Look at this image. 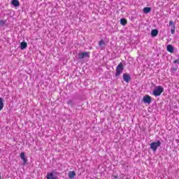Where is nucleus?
<instances>
[{
    "label": "nucleus",
    "instance_id": "1",
    "mask_svg": "<svg viewBox=\"0 0 179 179\" xmlns=\"http://www.w3.org/2000/svg\"><path fill=\"white\" fill-rule=\"evenodd\" d=\"M123 71H124V64L122 63H120L116 67V72L115 73V78H120Z\"/></svg>",
    "mask_w": 179,
    "mask_h": 179
},
{
    "label": "nucleus",
    "instance_id": "2",
    "mask_svg": "<svg viewBox=\"0 0 179 179\" xmlns=\"http://www.w3.org/2000/svg\"><path fill=\"white\" fill-rule=\"evenodd\" d=\"M163 92H164V88H163L162 86H158L154 90L152 94L153 96H155V97H157L160 96Z\"/></svg>",
    "mask_w": 179,
    "mask_h": 179
},
{
    "label": "nucleus",
    "instance_id": "3",
    "mask_svg": "<svg viewBox=\"0 0 179 179\" xmlns=\"http://www.w3.org/2000/svg\"><path fill=\"white\" fill-rule=\"evenodd\" d=\"M162 145V143L160 141H158L157 142H152L150 144V149L153 150V152H156L157 150V148H160V145Z\"/></svg>",
    "mask_w": 179,
    "mask_h": 179
},
{
    "label": "nucleus",
    "instance_id": "4",
    "mask_svg": "<svg viewBox=\"0 0 179 179\" xmlns=\"http://www.w3.org/2000/svg\"><path fill=\"white\" fill-rule=\"evenodd\" d=\"M85 57H87V58H90V52H83L78 55L79 59H83V58H85Z\"/></svg>",
    "mask_w": 179,
    "mask_h": 179
},
{
    "label": "nucleus",
    "instance_id": "5",
    "mask_svg": "<svg viewBox=\"0 0 179 179\" xmlns=\"http://www.w3.org/2000/svg\"><path fill=\"white\" fill-rule=\"evenodd\" d=\"M143 101L145 104H150L152 103V97L149 95H145L143 97Z\"/></svg>",
    "mask_w": 179,
    "mask_h": 179
},
{
    "label": "nucleus",
    "instance_id": "6",
    "mask_svg": "<svg viewBox=\"0 0 179 179\" xmlns=\"http://www.w3.org/2000/svg\"><path fill=\"white\" fill-rule=\"evenodd\" d=\"M123 80L126 83H129V80H131V76L127 73L123 74Z\"/></svg>",
    "mask_w": 179,
    "mask_h": 179
},
{
    "label": "nucleus",
    "instance_id": "7",
    "mask_svg": "<svg viewBox=\"0 0 179 179\" xmlns=\"http://www.w3.org/2000/svg\"><path fill=\"white\" fill-rule=\"evenodd\" d=\"M20 158L23 161L24 164H27V159L26 158V155H24V152H21Z\"/></svg>",
    "mask_w": 179,
    "mask_h": 179
},
{
    "label": "nucleus",
    "instance_id": "8",
    "mask_svg": "<svg viewBox=\"0 0 179 179\" xmlns=\"http://www.w3.org/2000/svg\"><path fill=\"white\" fill-rule=\"evenodd\" d=\"M68 176H69V178L73 179L75 178V177H76V173H75V171H70L68 173Z\"/></svg>",
    "mask_w": 179,
    "mask_h": 179
},
{
    "label": "nucleus",
    "instance_id": "9",
    "mask_svg": "<svg viewBox=\"0 0 179 179\" xmlns=\"http://www.w3.org/2000/svg\"><path fill=\"white\" fill-rule=\"evenodd\" d=\"M11 5L15 8H18V6H20V3L19 2V0H12Z\"/></svg>",
    "mask_w": 179,
    "mask_h": 179
},
{
    "label": "nucleus",
    "instance_id": "10",
    "mask_svg": "<svg viewBox=\"0 0 179 179\" xmlns=\"http://www.w3.org/2000/svg\"><path fill=\"white\" fill-rule=\"evenodd\" d=\"M46 178H47V179H56L57 178V177H55V176H54L53 172L48 173Z\"/></svg>",
    "mask_w": 179,
    "mask_h": 179
},
{
    "label": "nucleus",
    "instance_id": "11",
    "mask_svg": "<svg viewBox=\"0 0 179 179\" xmlns=\"http://www.w3.org/2000/svg\"><path fill=\"white\" fill-rule=\"evenodd\" d=\"M20 48L21 50H25V48H27V43L26 41L21 42Z\"/></svg>",
    "mask_w": 179,
    "mask_h": 179
},
{
    "label": "nucleus",
    "instance_id": "12",
    "mask_svg": "<svg viewBox=\"0 0 179 179\" xmlns=\"http://www.w3.org/2000/svg\"><path fill=\"white\" fill-rule=\"evenodd\" d=\"M166 50L169 52H171V54L172 52H174V48L171 45H168L166 47Z\"/></svg>",
    "mask_w": 179,
    "mask_h": 179
},
{
    "label": "nucleus",
    "instance_id": "13",
    "mask_svg": "<svg viewBox=\"0 0 179 179\" xmlns=\"http://www.w3.org/2000/svg\"><path fill=\"white\" fill-rule=\"evenodd\" d=\"M159 34V31L157 29H152L151 31L152 37H156Z\"/></svg>",
    "mask_w": 179,
    "mask_h": 179
},
{
    "label": "nucleus",
    "instance_id": "14",
    "mask_svg": "<svg viewBox=\"0 0 179 179\" xmlns=\"http://www.w3.org/2000/svg\"><path fill=\"white\" fill-rule=\"evenodd\" d=\"M150 10H152V8L145 7L143 8V13H150Z\"/></svg>",
    "mask_w": 179,
    "mask_h": 179
},
{
    "label": "nucleus",
    "instance_id": "15",
    "mask_svg": "<svg viewBox=\"0 0 179 179\" xmlns=\"http://www.w3.org/2000/svg\"><path fill=\"white\" fill-rule=\"evenodd\" d=\"M127 23H128V21H127V19L122 18L120 20V24H122V26H125L127 24Z\"/></svg>",
    "mask_w": 179,
    "mask_h": 179
},
{
    "label": "nucleus",
    "instance_id": "16",
    "mask_svg": "<svg viewBox=\"0 0 179 179\" xmlns=\"http://www.w3.org/2000/svg\"><path fill=\"white\" fill-rule=\"evenodd\" d=\"M3 108V99L0 97V111Z\"/></svg>",
    "mask_w": 179,
    "mask_h": 179
},
{
    "label": "nucleus",
    "instance_id": "17",
    "mask_svg": "<svg viewBox=\"0 0 179 179\" xmlns=\"http://www.w3.org/2000/svg\"><path fill=\"white\" fill-rule=\"evenodd\" d=\"M171 34H174V33H176V25H173V26L171 27Z\"/></svg>",
    "mask_w": 179,
    "mask_h": 179
},
{
    "label": "nucleus",
    "instance_id": "18",
    "mask_svg": "<svg viewBox=\"0 0 179 179\" xmlns=\"http://www.w3.org/2000/svg\"><path fill=\"white\" fill-rule=\"evenodd\" d=\"M105 43L103 40H101L99 41V47H101L102 45H104Z\"/></svg>",
    "mask_w": 179,
    "mask_h": 179
},
{
    "label": "nucleus",
    "instance_id": "19",
    "mask_svg": "<svg viewBox=\"0 0 179 179\" xmlns=\"http://www.w3.org/2000/svg\"><path fill=\"white\" fill-rule=\"evenodd\" d=\"M5 23H6V20H0V26H4Z\"/></svg>",
    "mask_w": 179,
    "mask_h": 179
},
{
    "label": "nucleus",
    "instance_id": "20",
    "mask_svg": "<svg viewBox=\"0 0 179 179\" xmlns=\"http://www.w3.org/2000/svg\"><path fill=\"white\" fill-rule=\"evenodd\" d=\"M67 104L69 106H73V101H72V100H69L68 101Z\"/></svg>",
    "mask_w": 179,
    "mask_h": 179
},
{
    "label": "nucleus",
    "instance_id": "21",
    "mask_svg": "<svg viewBox=\"0 0 179 179\" xmlns=\"http://www.w3.org/2000/svg\"><path fill=\"white\" fill-rule=\"evenodd\" d=\"M169 26H171L172 27H173V26H175V24L173 22V21H169Z\"/></svg>",
    "mask_w": 179,
    "mask_h": 179
},
{
    "label": "nucleus",
    "instance_id": "22",
    "mask_svg": "<svg viewBox=\"0 0 179 179\" xmlns=\"http://www.w3.org/2000/svg\"><path fill=\"white\" fill-rule=\"evenodd\" d=\"M173 64H179V59L175 60V61L173 62Z\"/></svg>",
    "mask_w": 179,
    "mask_h": 179
},
{
    "label": "nucleus",
    "instance_id": "23",
    "mask_svg": "<svg viewBox=\"0 0 179 179\" xmlns=\"http://www.w3.org/2000/svg\"><path fill=\"white\" fill-rule=\"evenodd\" d=\"M114 178L117 179V178H118V176H114Z\"/></svg>",
    "mask_w": 179,
    "mask_h": 179
},
{
    "label": "nucleus",
    "instance_id": "24",
    "mask_svg": "<svg viewBox=\"0 0 179 179\" xmlns=\"http://www.w3.org/2000/svg\"><path fill=\"white\" fill-rule=\"evenodd\" d=\"M0 179H1V175H0Z\"/></svg>",
    "mask_w": 179,
    "mask_h": 179
}]
</instances>
